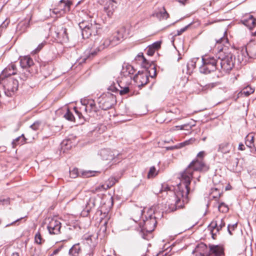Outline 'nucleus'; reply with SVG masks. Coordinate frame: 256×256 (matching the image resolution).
<instances>
[{"label":"nucleus","mask_w":256,"mask_h":256,"mask_svg":"<svg viewBox=\"0 0 256 256\" xmlns=\"http://www.w3.org/2000/svg\"><path fill=\"white\" fill-rule=\"evenodd\" d=\"M211 191L212 194H214V198L216 199L220 198L222 194V192H220V190L217 188H212Z\"/></svg>","instance_id":"nucleus-39"},{"label":"nucleus","mask_w":256,"mask_h":256,"mask_svg":"<svg viewBox=\"0 0 256 256\" xmlns=\"http://www.w3.org/2000/svg\"><path fill=\"white\" fill-rule=\"evenodd\" d=\"M238 226V223L236 222L235 224H228L227 226V230L228 232V234L230 235H232V230H235V229L237 228Z\"/></svg>","instance_id":"nucleus-44"},{"label":"nucleus","mask_w":256,"mask_h":256,"mask_svg":"<svg viewBox=\"0 0 256 256\" xmlns=\"http://www.w3.org/2000/svg\"><path fill=\"white\" fill-rule=\"evenodd\" d=\"M192 126L188 124H186L183 125L176 126V128L180 130H184L185 129V127H188V128H191Z\"/></svg>","instance_id":"nucleus-56"},{"label":"nucleus","mask_w":256,"mask_h":256,"mask_svg":"<svg viewBox=\"0 0 256 256\" xmlns=\"http://www.w3.org/2000/svg\"><path fill=\"white\" fill-rule=\"evenodd\" d=\"M230 144L228 142H224L219 145L218 152L226 154L230 152Z\"/></svg>","instance_id":"nucleus-32"},{"label":"nucleus","mask_w":256,"mask_h":256,"mask_svg":"<svg viewBox=\"0 0 256 256\" xmlns=\"http://www.w3.org/2000/svg\"><path fill=\"white\" fill-rule=\"evenodd\" d=\"M161 46V42L160 41H157L154 42L152 44L148 46L151 48H152L153 50H154L155 51L156 50H158L160 48Z\"/></svg>","instance_id":"nucleus-48"},{"label":"nucleus","mask_w":256,"mask_h":256,"mask_svg":"<svg viewBox=\"0 0 256 256\" xmlns=\"http://www.w3.org/2000/svg\"><path fill=\"white\" fill-rule=\"evenodd\" d=\"M142 224L131 226L129 229L131 230H135L142 238L149 240L153 238L152 232L157 224L156 218L152 214H148L146 216V219L143 220Z\"/></svg>","instance_id":"nucleus-2"},{"label":"nucleus","mask_w":256,"mask_h":256,"mask_svg":"<svg viewBox=\"0 0 256 256\" xmlns=\"http://www.w3.org/2000/svg\"><path fill=\"white\" fill-rule=\"evenodd\" d=\"M209 167L202 160H194L184 170L181 172V182L178 184V190L175 192L176 202L174 204H168L170 212L183 208L184 204L188 201V194L190 191V185L194 171L206 172Z\"/></svg>","instance_id":"nucleus-1"},{"label":"nucleus","mask_w":256,"mask_h":256,"mask_svg":"<svg viewBox=\"0 0 256 256\" xmlns=\"http://www.w3.org/2000/svg\"><path fill=\"white\" fill-rule=\"evenodd\" d=\"M134 72V67L129 64V77H130V80H132L138 86L140 87L144 86L148 82V74L139 70L138 73L132 78L130 75L133 74Z\"/></svg>","instance_id":"nucleus-9"},{"label":"nucleus","mask_w":256,"mask_h":256,"mask_svg":"<svg viewBox=\"0 0 256 256\" xmlns=\"http://www.w3.org/2000/svg\"><path fill=\"white\" fill-rule=\"evenodd\" d=\"M208 252L207 246L203 242H200L196 245L192 254L198 253L200 254V256H207Z\"/></svg>","instance_id":"nucleus-22"},{"label":"nucleus","mask_w":256,"mask_h":256,"mask_svg":"<svg viewBox=\"0 0 256 256\" xmlns=\"http://www.w3.org/2000/svg\"><path fill=\"white\" fill-rule=\"evenodd\" d=\"M155 50L148 46L146 49V54L149 56H152L155 52Z\"/></svg>","instance_id":"nucleus-52"},{"label":"nucleus","mask_w":256,"mask_h":256,"mask_svg":"<svg viewBox=\"0 0 256 256\" xmlns=\"http://www.w3.org/2000/svg\"><path fill=\"white\" fill-rule=\"evenodd\" d=\"M96 200V196H90L88 200H86L84 208L82 212V216H86L88 215L90 211L95 207Z\"/></svg>","instance_id":"nucleus-13"},{"label":"nucleus","mask_w":256,"mask_h":256,"mask_svg":"<svg viewBox=\"0 0 256 256\" xmlns=\"http://www.w3.org/2000/svg\"><path fill=\"white\" fill-rule=\"evenodd\" d=\"M81 252L80 244H74L69 250L68 254L70 256H78Z\"/></svg>","instance_id":"nucleus-30"},{"label":"nucleus","mask_w":256,"mask_h":256,"mask_svg":"<svg viewBox=\"0 0 256 256\" xmlns=\"http://www.w3.org/2000/svg\"><path fill=\"white\" fill-rule=\"evenodd\" d=\"M72 4V2L70 0H60L59 2L58 5V6L60 7V8H56L52 10L50 9V11L52 13L58 16H60L66 12L70 11V6Z\"/></svg>","instance_id":"nucleus-10"},{"label":"nucleus","mask_w":256,"mask_h":256,"mask_svg":"<svg viewBox=\"0 0 256 256\" xmlns=\"http://www.w3.org/2000/svg\"><path fill=\"white\" fill-rule=\"evenodd\" d=\"M198 60V58H193L189 60L186 67V74H190L192 73L196 67V61Z\"/></svg>","instance_id":"nucleus-25"},{"label":"nucleus","mask_w":256,"mask_h":256,"mask_svg":"<svg viewBox=\"0 0 256 256\" xmlns=\"http://www.w3.org/2000/svg\"><path fill=\"white\" fill-rule=\"evenodd\" d=\"M34 64L32 59L28 56L22 58L20 60V65L24 70V69H28Z\"/></svg>","instance_id":"nucleus-23"},{"label":"nucleus","mask_w":256,"mask_h":256,"mask_svg":"<svg viewBox=\"0 0 256 256\" xmlns=\"http://www.w3.org/2000/svg\"><path fill=\"white\" fill-rule=\"evenodd\" d=\"M100 43V45L98 47V51H100L109 46H114L118 44V42H116L113 36L110 38L103 40Z\"/></svg>","instance_id":"nucleus-21"},{"label":"nucleus","mask_w":256,"mask_h":256,"mask_svg":"<svg viewBox=\"0 0 256 256\" xmlns=\"http://www.w3.org/2000/svg\"><path fill=\"white\" fill-rule=\"evenodd\" d=\"M142 66L143 68L146 69V72L148 74L149 76L151 78H154L156 76V68L154 62H150L146 59V61L142 62Z\"/></svg>","instance_id":"nucleus-12"},{"label":"nucleus","mask_w":256,"mask_h":256,"mask_svg":"<svg viewBox=\"0 0 256 256\" xmlns=\"http://www.w3.org/2000/svg\"><path fill=\"white\" fill-rule=\"evenodd\" d=\"M240 22L252 30L256 26V18L253 16L248 14L240 20Z\"/></svg>","instance_id":"nucleus-16"},{"label":"nucleus","mask_w":256,"mask_h":256,"mask_svg":"<svg viewBox=\"0 0 256 256\" xmlns=\"http://www.w3.org/2000/svg\"><path fill=\"white\" fill-rule=\"evenodd\" d=\"M195 138H190L188 140H185L184 142H180L177 144V146H178V148H182L186 146L189 145L191 144H192L195 141Z\"/></svg>","instance_id":"nucleus-35"},{"label":"nucleus","mask_w":256,"mask_h":256,"mask_svg":"<svg viewBox=\"0 0 256 256\" xmlns=\"http://www.w3.org/2000/svg\"><path fill=\"white\" fill-rule=\"evenodd\" d=\"M130 212L132 214L130 220L134 222V226L138 224L137 222L140 220L142 215L143 210L140 207L134 206L132 208H131Z\"/></svg>","instance_id":"nucleus-15"},{"label":"nucleus","mask_w":256,"mask_h":256,"mask_svg":"<svg viewBox=\"0 0 256 256\" xmlns=\"http://www.w3.org/2000/svg\"><path fill=\"white\" fill-rule=\"evenodd\" d=\"M245 52L247 56L252 58L256 56V42L255 40L250 41L246 46Z\"/></svg>","instance_id":"nucleus-18"},{"label":"nucleus","mask_w":256,"mask_h":256,"mask_svg":"<svg viewBox=\"0 0 256 256\" xmlns=\"http://www.w3.org/2000/svg\"><path fill=\"white\" fill-rule=\"evenodd\" d=\"M245 144L250 149L251 152L256 153V146L254 143V136L252 134H249L245 137Z\"/></svg>","instance_id":"nucleus-20"},{"label":"nucleus","mask_w":256,"mask_h":256,"mask_svg":"<svg viewBox=\"0 0 256 256\" xmlns=\"http://www.w3.org/2000/svg\"><path fill=\"white\" fill-rule=\"evenodd\" d=\"M126 33L125 29L121 28L118 30L116 33L113 36L114 39L116 42H118V44L120 42H122L124 39V38L126 36Z\"/></svg>","instance_id":"nucleus-29"},{"label":"nucleus","mask_w":256,"mask_h":256,"mask_svg":"<svg viewBox=\"0 0 256 256\" xmlns=\"http://www.w3.org/2000/svg\"><path fill=\"white\" fill-rule=\"evenodd\" d=\"M30 18L25 19L20 22L17 26L16 30L20 33L24 32L30 26Z\"/></svg>","instance_id":"nucleus-27"},{"label":"nucleus","mask_w":256,"mask_h":256,"mask_svg":"<svg viewBox=\"0 0 256 256\" xmlns=\"http://www.w3.org/2000/svg\"><path fill=\"white\" fill-rule=\"evenodd\" d=\"M116 2L114 0H108L104 8V12L107 14L108 16L110 17L116 8Z\"/></svg>","instance_id":"nucleus-19"},{"label":"nucleus","mask_w":256,"mask_h":256,"mask_svg":"<svg viewBox=\"0 0 256 256\" xmlns=\"http://www.w3.org/2000/svg\"><path fill=\"white\" fill-rule=\"evenodd\" d=\"M26 140V138L24 137V135L22 134L21 136L18 137L16 139L14 140L12 142V147L14 148L16 145L22 144Z\"/></svg>","instance_id":"nucleus-33"},{"label":"nucleus","mask_w":256,"mask_h":256,"mask_svg":"<svg viewBox=\"0 0 256 256\" xmlns=\"http://www.w3.org/2000/svg\"><path fill=\"white\" fill-rule=\"evenodd\" d=\"M10 204V198H6V199H0V204L2 206H7Z\"/></svg>","instance_id":"nucleus-53"},{"label":"nucleus","mask_w":256,"mask_h":256,"mask_svg":"<svg viewBox=\"0 0 256 256\" xmlns=\"http://www.w3.org/2000/svg\"><path fill=\"white\" fill-rule=\"evenodd\" d=\"M44 44L42 42L38 44V46L34 50V51H36V52H39L43 48Z\"/></svg>","instance_id":"nucleus-60"},{"label":"nucleus","mask_w":256,"mask_h":256,"mask_svg":"<svg viewBox=\"0 0 256 256\" xmlns=\"http://www.w3.org/2000/svg\"><path fill=\"white\" fill-rule=\"evenodd\" d=\"M226 41V42H228V38H226L224 36L220 38L219 39L216 40V44H220Z\"/></svg>","instance_id":"nucleus-55"},{"label":"nucleus","mask_w":256,"mask_h":256,"mask_svg":"<svg viewBox=\"0 0 256 256\" xmlns=\"http://www.w3.org/2000/svg\"><path fill=\"white\" fill-rule=\"evenodd\" d=\"M246 54L245 52V49L237 52L236 58V64L238 66L240 64H245L246 62Z\"/></svg>","instance_id":"nucleus-26"},{"label":"nucleus","mask_w":256,"mask_h":256,"mask_svg":"<svg viewBox=\"0 0 256 256\" xmlns=\"http://www.w3.org/2000/svg\"><path fill=\"white\" fill-rule=\"evenodd\" d=\"M226 226L224 219L222 218L220 220V223L217 220H213L211 223L208 226V228H212L216 230V232H219L222 229V228Z\"/></svg>","instance_id":"nucleus-24"},{"label":"nucleus","mask_w":256,"mask_h":256,"mask_svg":"<svg viewBox=\"0 0 256 256\" xmlns=\"http://www.w3.org/2000/svg\"><path fill=\"white\" fill-rule=\"evenodd\" d=\"M94 172H96L88 170V171L84 172L82 173V175L84 177L88 178V177H90V176H94Z\"/></svg>","instance_id":"nucleus-50"},{"label":"nucleus","mask_w":256,"mask_h":256,"mask_svg":"<svg viewBox=\"0 0 256 256\" xmlns=\"http://www.w3.org/2000/svg\"><path fill=\"white\" fill-rule=\"evenodd\" d=\"M34 240L35 242L38 244H42L44 242V240L42 238L41 234L39 232H38L36 234Z\"/></svg>","instance_id":"nucleus-42"},{"label":"nucleus","mask_w":256,"mask_h":256,"mask_svg":"<svg viewBox=\"0 0 256 256\" xmlns=\"http://www.w3.org/2000/svg\"><path fill=\"white\" fill-rule=\"evenodd\" d=\"M157 16H160L162 18L167 19L169 17V14L166 11V9L163 8V12H160L156 14Z\"/></svg>","instance_id":"nucleus-47"},{"label":"nucleus","mask_w":256,"mask_h":256,"mask_svg":"<svg viewBox=\"0 0 256 256\" xmlns=\"http://www.w3.org/2000/svg\"><path fill=\"white\" fill-rule=\"evenodd\" d=\"M254 91V90L250 86H247L243 88L241 92L242 94H244L245 96H248L250 94H252Z\"/></svg>","instance_id":"nucleus-36"},{"label":"nucleus","mask_w":256,"mask_h":256,"mask_svg":"<svg viewBox=\"0 0 256 256\" xmlns=\"http://www.w3.org/2000/svg\"><path fill=\"white\" fill-rule=\"evenodd\" d=\"M82 239L86 241V243L89 245L90 248H93L96 246V242H93L94 239L96 240L95 238L92 234H86L82 236Z\"/></svg>","instance_id":"nucleus-31"},{"label":"nucleus","mask_w":256,"mask_h":256,"mask_svg":"<svg viewBox=\"0 0 256 256\" xmlns=\"http://www.w3.org/2000/svg\"><path fill=\"white\" fill-rule=\"evenodd\" d=\"M128 93V86H126L124 87L123 90H122L120 91V94L121 95L124 94H126Z\"/></svg>","instance_id":"nucleus-57"},{"label":"nucleus","mask_w":256,"mask_h":256,"mask_svg":"<svg viewBox=\"0 0 256 256\" xmlns=\"http://www.w3.org/2000/svg\"><path fill=\"white\" fill-rule=\"evenodd\" d=\"M78 26L82 30V34L84 38H88L90 36L98 34L101 29L100 24L92 20H90V22L82 21L79 23Z\"/></svg>","instance_id":"nucleus-4"},{"label":"nucleus","mask_w":256,"mask_h":256,"mask_svg":"<svg viewBox=\"0 0 256 256\" xmlns=\"http://www.w3.org/2000/svg\"><path fill=\"white\" fill-rule=\"evenodd\" d=\"M70 176L72 178H76L78 176V170L77 168H74L72 170H70Z\"/></svg>","instance_id":"nucleus-51"},{"label":"nucleus","mask_w":256,"mask_h":256,"mask_svg":"<svg viewBox=\"0 0 256 256\" xmlns=\"http://www.w3.org/2000/svg\"><path fill=\"white\" fill-rule=\"evenodd\" d=\"M100 108L104 110L110 108L116 103V96L110 92L103 94L98 98Z\"/></svg>","instance_id":"nucleus-8"},{"label":"nucleus","mask_w":256,"mask_h":256,"mask_svg":"<svg viewBox=\"0 0 256 256\" xmlns=\"http://www.w3.org/2000/svg\"><path fill=\"white\" fill-rule=\"evenodd\" d=\"M26 70V72H24V70L20 76V78L22 80L24 81L26 80V79L30 76V70L28 69H24Z\"/></svg>","instance_id":"nucleus-38"},{"label":"nucleus","mask_w":256,"mask_h":256,"mask_svg":"<svg viewBox=\"0 0 256 256\" xmlns=\"http://www.w3.org/2000/svg\"><path fill=\"white\" fill-rule=\"evenodd\" d=\"M158 172H156V168L153 166H152L148 172V178H154L158 174Z\"/></svg>","instance_id":"nucleus-43"},{"label":"nucleus","mask_w":256,"mask_h":256,"mask_svg":"<svg viewBox=\"0 0 256 256\" xmlns=\"http://www.w3.org/2000/svg\"><path fill=\"white\" fill-rule=\"evenodd\" d=\"M210 230V233H211V234H212V239L214 240H216V233H214V229H212V228H208Z\"/></svg>","instance_id":"nucleus-58"},{"label":"nucleus","mask_w":256,"mask_h":256,"mask_svg":"<svg viewBox=\"0 0 256 256\" xmlns=\"http://www.w3.org/2000/svg\"><path fill=\"white\" fill-rule=\"evenodd\" d=\"M218 210L220 212L222 213L227 212L228 211V206L224 203V202H221L220 203L219 206H218Z\"/></svg>","instance_id":"nucleus-37"},{"label":"nucleus","mask_w":256,"mask_h":256,"mask_svg":"<svg viewBox=\"0 0 256 256\" xmlns=\"http://www.w3.org/2000/svg\"><path fill=\"white\" fill-rule=\"evenodd\" d=\"M0 84H2L4 94L8 96H12L18 90V80L12 77L1 79Z\"/></svg>","instance_id":"nucleus-7"},{"label":"nucleus","mask_w":256,"mask_h":256,"mask_svg":"<svg viewBox=\"0 0 256 256\" xmlns=\"http://www.w3.org/2000/svg\"><path fill=\"white\" fill-rule=\"evenodd\" d=\"M56 36L63 42H67L68 41V34L66 28L63 26H58L55 30Z\"/></svg>","instance_id":"nucleus-14"},{"label":"nucleus","mask_w":256,"mask_h":256,"mask_svg":"<svg viewBox=\"0 0 256 256\" xmlns=\"http://www.w3.org/2000/svg\"><path fill=\"white\" fill-rule=\"evenodd\" d=\"M61 248H62V247H60V248L54 250L53 251L52 253L51 254V256L58 254L59 252L61 250Z\"/></svg>","instance_id":"nucleus-64"},{"label":"nucleus","mask_w":256,"mask_h":256,"mask_svg":"<svg viewBox=\"0 0 256 256\" xmlns=\"http://www.w3.org/2000/svg\"><path fill=\"white\" fill-rule=\"evenodd\" d=\"M218 84L217 82H212L208 84V86L210 87V90L217 86Z\"/></svg>","instance_id":"nucleus-63"},{"label":"nucleus","mask_w":256,"mask_h":256,"mask_svg":"<svg viewBox=\"0 0 256 256\" xmlns=\"http://www.w3.org/2000/svg\"><path fill=\"white\" fill-rule=\"evenodd\" d=\"M98 51V47L96 49L87 50L84 52V56L82 62H85L87 60H90L93 58L97 54Z\"/></svg>","instance_id":"nucleus-28"},{"label":"nucleus","mask_w":256,"mask_h":256,"mask_svg":"<svg viewBox=\"0 0 256 256\" xmlns=\"http://www.w3.org/2000/svg\"><path fill=\"white\" fill-rule=\"evenodd\" d=\"M74 109L75 111L76 116L78 117L79 118H81L82 116V114L78 110L77 108L76 107H74Z\"/></svg>","instance_id":"nucleus-62"},{"label":"nucleus","mask_w":256,"mask_h":256,"mask_svg":"<svg viewBox=\"0 0 256 256\" xmlns=\"http://www.w3.org/2000/svg\"><path fill=\"white\" fill-rule=\"evenodd\" d=\"M64 118L66 120L71 122L74 121L75 119L74 116L72 112H70L69 109L67 110L66 112L64 114Z\"/></svg>","instance_id":"nucleus-40"},{"label":"nucleus","mask_w":256,"mask_h":256,"mask_svg":"<svg viewBox=\"0 0 256 256\" xmlns=\"http://www.w3.org/2000/svg\"><path fill=\"white\" fill-rule=\"evenodd\" d=\"M202 65L200 67V72L205 74H210L216 70H220L217 56H206L202 57Z\"/></svg>","instance_id":"nucleus-5"},{"label":"nucleus","mask_w":256,"mask_h":256,"mask_svg":"<svg viewBox=\"0 0 256 256\" xmlns=\"http://www.w3.org/2000/svg\"><path fill=\"white\" fill-rule=\"evenodd\" d=\"M118 181V179H116L114 177H110L108 180L106 182L105 184L106 185V188H109L112 186L116 182Z\"/></svg>","instance_id":"nucleus-34"},{"label":"nucleus","mask_w":256,"mask_h":256,"mask_svg":"<svg viewBox=\"0 0 256 256\" xmlns=\"http://www.w3.org/2000/svg\"><path fill=\"white\" fill-rule=\"evenodd\" d=\"M192 24H190L186 26L184 28L180 29V30H177V34L174 35V36H178L181 35L184 32L188 30V28L190 27Z\"/></svg>","instance_id":"nucleus-49"},{"label":"nucleus","mask_w":256,"mask_h":256,"mask_svg":"<svg viewBox=\"0 0 256 256\" xmlns=\"http://www.w3.org/2000/svg\"><path fill=\"white\" fill-rule=\"evenodd\" d=\"M80 102L84 106V110L86 112H96L97 111V108L93 100L84 99L82 100Z\"/></svg>","instance_id":"nucleus-17"},{"label":"nucleus","mask_w":256,"mask_h":256,"mask_svg":"<svg viewBox=\"0 0 256 256\" xmlns=\"http://www.w3.org/2000/svg\"><path fill=\"white\" fill-rule=\"evenodd\" d=\"M222 50V48H220L219 54L216 55L220 70H222L224 72H230L236 64V57L231 52L223 54Z\"/></svg>","instance_id":"nucleus-3"},{"label":"nucleus","mask_w":256,"mask_h":256,"mask_svg":"<svg viewBox=\"0 0 256 256\" xmlns=\"http://www.w3.org/2000/svg\"><path fill=\"white\" fill-rule=\"evenodd\" d=\"M106 185L105 184H103L100 185V186L96 187L94 188V189L92 191L94 192H100L104 191V190L108 189V188H106Z\"/></svg>","instance_id":"nucleus-45"},{"label":"nucleus","mask_w":256,"mask_h":256,"mask_svg":"<svg viewBox=\"0 0 256 256\" xmlns=\"http://www.w3.org/2000/svg\"><path fill=\"white\" fill-rule=\"evenodd\" d=\"M98 155L103 160L110 161L111 164L118 163L122 159L126 158L122 156V154L118 153L116 150H111L108 148L100 150Z\"/></svg>","instance_id":"nucleus-6"},{"label":"nucleus","mask_w":256,"mask_h":256,"mask_svg":"<svg viewBox=\"0 0 256 256\" xmlns=\"http://www.w3.org/2000/svg\"><path fill=\"white\" fill-rule=\"evenodd\" d=\"M205 156V152L204 151L200 152L197 154V158H203Z\"/></svg>","instance_id":"nucleus-59"},{"label":"nucleus","mask_w":256,"mask_h":256,"mask_svg":"<svg viewBox=\"0 0 256 256\" xmlns=\"http://www.w3.org/2000/svg\"><path fill=\"white\" fill-rule=\"evenodd\" d=\"M140 60L142 62L143 60L144 61H146V58H144V54H143V53L142 52H140L139 53L136 57L135 58V60Z\"/></svg>","instance_id":"nucleus-54"},{"label":"nucleus","mask_w":256,"mask_h":256,"mask_svg":"<svg viewBox=\"0 0 256 256\" xmlns=\"http://www.w3.org/2000/svg\"><path fill=\"white\" fill-rule=\"evenodd\" d=\"M116 84H118L120 87L122 88V87L120 86V84H118V82H116V83H114L113 82V84H112L109 88H108V90L109 91H112V92H116L118 90V88L116 86Z\"/></svg>","instance_id":"nucleus-46"},{"label":"nucleus","mask_w":256,"mask_h":256,"mask_svg":"<svg viewBox=\"0 0 256 256\" xmlns=\"http://www.w3.org/2000/svg\"><path fill=\"white\" fill-rule=\"evenodd\" d=\"M232 162L234 164L233 166L237 167L239 162L238 158H236L234 160H232Z\"/></svg>","instance_id":"nucleus-61"},{"label":"nucleus","mask_w":256,"mask_h":256,"mask_svg":"<svg viewBox=\"0 0 256 256\" xmlns=\"http://www.w3.org/2000/svg\"><path fill=\"white\" fill-rule=\"evenodd\" d=\"M30 128L34 131L39 130L42 128V122L40 121H36L30 126Z\"/></svg>","instance_id":"nucleus-41"},{"label":"nucleus","mask_w":256,"mask_h":256,"mask_svg":"<svg viewBox=\"0 0 256 256\" xmlns=\"http://www.w3.org/2000/svg\"><path fill=\"white\" fill-rule=\"evenodd\" d=\"M47 228L50 234H58L61 228L60 222L54 218H48Z\"/></svg>","instance_id":"nucleus-11"}]
</instances>
